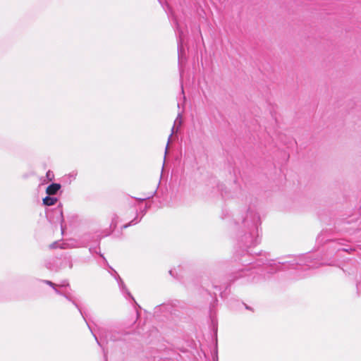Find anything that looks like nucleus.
<instances>
[{"instance_id": "obj_24", "label": "nucleus", "mask_w": 361, "mask_h": 361, "mask_svg": "<svg viewBox=\"0 0 361 361\" xmlns=\"http://www.w3.org/2000/svg\"><path fill=\"white\" fill-rule=\"evenodd\" d=\"M169 274H170V275H171V276H172L173 277H174V278H176V277H177V275H176V274H175V269H171V270L169 271Z\"/></svg>"}, {"instance_id": "obj_5", "label": "nucleus", "mask_w": 361, "mask_h": 361, "mask_svg": "<svg viewBox=\"0 0 361 361\" xmlns=\"http://www.w3.org/2000/svg\"><path fill=\"white\" fill-rule=\"evenodd\" d=\"M98 333L101 339H104L106 342L109 341H116L123 339V337L127 335V333L120 332L117 331H107L104 328L99 327Z\"/></svg>"}, {"instance_id": "obj_26", "label": "nucleus", "mask_w": 361, "mask_h": 361, "mask_svg": "<svg viewBox=\"0 0 361 361\" xmlns=\"http://www.w3.org/2000/svg\"><path fill=\"white\" fill-rule=\"evenodd\" d=\"M159 1V3L163 6L165 0H158Z\"/></svg>"}, {"instance_id": "obj_10", "label": "nucleus", "mask_w": 361, "mask_h": 361, "mask_svg": "<svg viewBox=\"0 0 361 361\" xmlns=\"http://www.w3.org/2000/svg\"><path fill=\"white\" fill-rule=\"evenodd\" d=\"M60 188L61 185L59 183H53L47 188L46 192L49 195H54L58 192Z\"/></svg>"}, {"instance_id": "obj_25", "label": "nucleus", "mask_w": 361, "mask_h": 361, "mask_svg": "<svg viewBox=\"0 0 361 361\" xmlns=\"http://www.w3.org/2000/svg\"><path fill=\"white\" fill-rule=\"evenodd\" d=\"M57 242H54L50 245V248L54 249L57 247Z\"/></svg>"}, {"instance_id": "obj_29", "label": "nucleus", "mask_w": 361, "mask_h": 361, "mask_svg": "<svg viewBox=\"0 0 361 361\" xmlns=\"http://www.w3.org/2000/svg\"><path fill=\"white\" fill-rule=\"evenodd\" d=\"M245 308L247 309V310H250V308L248 306H247V305H245Z\"/></svg>"}, {"instance_id": "obj_1", "label": "nucleus", "mask_w": 361, "mask_h": 361, "mask_svg": "<svg viewBox=\"0 0 361 361\" xmlns=\"http://www.w3.org/2000/svg\"><path fill=\"white\" fill-rule=\"evenodd\" d=\"M260 218L255 209L249 207L245 212L236 216L233 230L235 233L237 243L242 253L237 255L238 260L246 268L240 270L239 277L247 276V272L257 266H264L268 273H273L279 269H297L298 267L315 269L322 263L314 258V254L302 255L298 257H288L280 258L278 260L269 259L267 256L260 257L255 262L252 261L248 249L255 246L260 242L259 226Z\"/></svg>"}, {"instance_id": "obj_11", "label": "nucleus", "mask_w": 361, "mask_h": 361, "mask_svg": "<svg viewBox=\"0 0 361 361\" xmlns=\"http://www.w3.org/2000/svg\"><path fill=\"white\" fill-rule=\"evenodd\" d=\"M66 266H68L70 269L73 267V263L71 257H65L59 262V267H61V269L65 268Z\"/></svg>"}, {"instance_id": "obj_2", "label": "nucleus", "mask_w": 361, "mask_h": 361, "mask_svg": "<svg viewBox=\"0 0 361 361\" xmlns=\"http://www.w3.org/2000/svg\"><path fill=\"white\" fill-rule=\"evenodd\" d=\"M53 289H54V292L57 295H61V296L64 297L68 301L71 302L78 309V310L79 311L80 315L82 317L84 321L85 322L88 329H90V331H91L92 336H94L97 343L98 344V345H99L100 347L102 348L103 352H104V357L106 358V353L105 352L104 348L103 347V345L101 343V342L99 341V339H98L97 336H96V334L93 332L91 326H90L88 322L87 321V319L85 317V315L84 314V312H82V310H81V308L78 305V304L77 303V302L75 300V298L73 296H72L69 293L62 292L60 290H59L56 287H55Z\"/></svg>"}, {"instance_id": "obj_19", "label": "nucleus", "mask_w": 361, "mask_h": 361, "mask_svg": "<svg viewBox=\"0 0 361 361\" xmlns=\"http://www.w3.org/2000/svg\"><path fill=\"white\" fill-rule=\"evenodd\" d=\"M155 193H156V191L153 192H152L150 195H149V196H145V197H144L143 198H140V199H138V200H139V201H140V202H143V201H145V200H148V199H149V198L152 197L154 195V194H155Z\"/></svg>"}, {"instance_id": "obj_22", "label": "nucleus", "mask_w": 361, "mask_h": 361, "mask_svg": "<svg viewBox=\"0 0 361 361\" xmlns=\"http://www.w3.org/2000/svg\"><path fill=\"white\" fill-rule=\"evenodd\" d=\"M47 177L51 180L54 177V174L52 173V172L51 171H48L47 173Z\"/></svg>"}, {"instance_id": "obj_4", "label": "nucleus", "mask_w": 361, "mask_h": 361, "mask_svg": "<svg viewBox=\"0 0 361 361\" xmlns=\"http://www.w3.org/2000/svg\"><path fill=\"white\" fill-rule=\"evenodd\" d=\"M173 23L174 25L175 32L177 36L178 63L179 65H181L185 61L184 49L183 46L185 35L183 31L180 29L176 18L173 19Z\"/></svg>"}, {"instance_id": "obj_3", "label": "nucleus", "mask_w": 361, "mask_h": 361, "mask_svg": "<svg viewBox=\"0 0 361 361\" xmlns=\"http://www.w3.org/2000/svg\"><path fill=\"white\" fill-rule=\"evenodd\" d=\"M326 242H331L336 245L334 246L336 249L338 250H343L345 252H350L352 250H354V249L350 248H346V247H341L340 246L344 245L345 240L343 239H336L334 240L331 238H329V231L327 230H323L317 236V243L318 244H323Z\"/></svg>"}, {"instance_id": "obj_9", "label": "nucleus", "mask_w": 361, "mask_h": 361, "mask_svg": "<svg viewBox=\"0 0 361 361\" xmlns=\"http://www.w3.org/2000/svg\"><path fill=\"white\" fill-rule=\"evenodd\" d=\"M45 266L48 269L52 271L57 272L61 269V267H59V262L57 259H53L52 262H47Z\"/></svg>"}, {"instance_id": "obj_13", "label": "nucleus", "mask_w": 361, "mask_h": 361, "mask_svg": "<svg viewBox=\"0 0 361 361\" xmlns=\"http://www.w3.org/2000/svg\"><path fill=\"white\" fill-rule=\"evenodd\" d=\"M99 245L97 247H90L89 250L90 252V253H97V254H99V256L104 259V261L107 263V261L106 259V258L104 257V255L100 252H99Z\"/></svg>"}, {"instance_id": "obj_21", "label": "nucleus", "mask_w": 361, "mask_h": 361, "mask_svg": "<svg viewBox=\"0 0 361 361\" xmlns=\"http://www.w3.org/2000/svg\"><path fill=\"white\" fill-rule=\"evenodd\" d=\"M179 122V124L181 125V123H182V121H181V114L179 113L178 114V116L174 122V125L176 124V122Z\"/></svg>"}, {"instance_id": "obj_8", "label": "nucleus", "mask_w": 361, "mask_h": 361, "mask_svg": "<svg viewBox=\"0 0 361 361\" xmlns=\"http://www.w3.org/2000/svg\"><path fill=\"white\" fill-rule=\"evenodd\" d=\"M118 222V216L117 214H114L111 217V222L110 224L109 231L106 230L104 232L105 236H108L111 234V233L116 228Z\"/></svg>"}, {"instance_id": "obj_23", "label": "nucleus", "mask_w": 361, "mask_h": 361, "mask_svg": "<svg viewBox=\"0 0 361 361\" xmlns=\"http://www.w3.org/2000/svg\"><path fill=\"white\" fill-rule=\"evenodd\" d=\"M68 176H69V177H70L71 178H72V179H73V180H74V179H75V178H76L77 172L73 171V172H71Z\"/></svg>"}, {"instance_id": "obj_17", "label": "nucleus", "mask_w": 361, "mask_h": 361, "mask_svg": "<svg viewBox=\"0 0 361 361\" xmlns=\"http://www.w3.org/2000/svg\"><path fill=\"white\" fill-rule=\"evenodd\" d=\"M174 129H175V126H173L172 129H171V135H169V139H168V142H167V145H166V149H165V155L166 154L167 152H168V147H169V142L171 141V138L174 133Z\"/></svg>"}, {"instance_id": "obj_14", "label": "nucleus", "mask_w": 361, "mask_h": 361, "mask_svg": "<svg viewBox=\"0 0 361 361\" xmlns=\"http://www.w3.org/2000/svg\"><path fill=\"white\" fill-rule=\"evenodd\" d=\"M54 212L56 214H59V220H60V222L61 224H62L64 219H63V212H62V209L61 208H57ZM61 231H62V233L63 232V226L61 225Z\"/></svg>"}, {"instance_id": "obj_12", "label": "nucleus", "mask_w": 361, "mask_h": 361, "mask_svg": "<svg viewBox=\"0 0 361 361\" xmlns=\"http://www.w3.org/2000/svg\"><path fill=\"white\" fill-rule=\"evenodd\" d=\"M57 202V198L50 195L43 198V204L46 206H52Z\"/></svg>"}, {"instance_id": "obj_27", "label": "nucleus", "mask_w": 361, "mask_h": 361, "mask_svg": "<svg viewBox=\"0 0 361 361\" xmlns=\"http://www.w3.org/2000/svg\"><path fill=\"white\" fill-rule=\"evenodd\" d=\"M181 92H182V94H184V91H183V85H181Z\"/></svg>"}, {"instance_id": "obj_6", "label": "nucleus", "mask_w": 361, "mask_h": 361, "mask_svg": "<svg viewBox=\"0 0 361 361\" xmlns=\"http://www.w3.org/2000/svg\"><path fill=\"white\" fill-rule=\"evenodd\" d=\"M104 236V233H85L81 237L80 245L82 247H86L90 242H95L97 243V245H99V240Z\"/></svg>"}, {"instance_id": "obj_20", "label": "nucleus", "mask_w": 361, "mask_h": 361, "mask_svg": "<svg viewBox=\"0 0 361 361\" xmlns=\"http://www.w3.org/2000/svg\"><path fill=\"white\" fill-rule=\"evenodd\" d=\"M57 286L61 287V288L68 287V286H69V283L68 281H63L61 282V283L57 285Z\"/></svg>"}, {"instance_id": "obj_7", "label": "nucleus", "mask_w": 361, "mask_h": 361, "mask_svg": "<svg viewBox=\"0 0 361 361\" xmlns=\"http://www.w3.org/2000/svg\"><path fill=\"white\" fill-rule=\"evenodd\" d=\"M110 268L116 274L115 278L118 283V286H119L120 290L122 292V293L124 295V296L126 298H127V297H128L129 298H130L132 300H133L135 302L134 298L130 294V293L128 291V288H126V286L124 282L123 281V280L121 279V278L118 275V274L116 273V271L115 270H114L111 267H110Z\"/></svg>"}, {"instance_id": "obj_28", "label": "nucleus", "mask_w": 361, "mask_h": 361, "mask_svg": "<svg viewBox=\"0 0 361 361\" xmlns=\"http://www.w3.org/2000/svg\"><path fill=\"white\" fill-rule=\"evenodd\" d=\"M147 209V207H146L145 209L143 210V213H144L143 215L145 214Z\"/></svg>"}, {"instance_id": "obj_16", "label": "nucleus", "mask_w": 361, "mask_h": 361, "mask_svg": "<svg viewBox=\"0 0 361 361\" xmlns=\"http://www.w3.org/2000/svg\"><path fill=\"white\" fill-rule=\"evenodd\" d=\"M345 272H348L349 275H355L357 271V267L356 264L354 265V269L351 271L348 270V266H345V268L343 269Z\"/></svg>"}, {"instance_id": "obj_15", "label": "nucleus", "mask_w": 361, "mask_h": 361, "mask_svg": "<svg viewBox=\"0 0 361 361\" xmlns=\"http://www.w3.org/2000/svg\"><path fill=\"white\" fill-rule=\"evenodd\" d=\"M140 220H141V218L138 219H137V217H135V218L134 219H133L130 223H128V224H126L123 225V226H122V228H128V226H130L135 225V224H137L138 222H140Z\"/></svg>"}, {"instance_id": "obj_18", "label": "nucleus", "mask_w": 361, "mask_h": 361, "mask_svg": "<svg viewBox=\"0 0 361 361\" xmlns=\"http://www.w3.org/2000/svg\"><path fill=\"white\" fill-rule=\"evenodd\" d=\"M41 281L48 286H49L50 287H51L52 288H54L55 287H57V285L55 284L54 283H53L52 281H49V280H41Z\"/></svg>"}]
</instances>
